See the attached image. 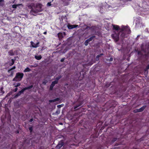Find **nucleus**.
<instances>
[{
  "label": "nucleus",
  "instance_id": "nucleus-1",
  "mask_svg": "<svg viewBox=\"0 0 149 149\" xmlns=\"http://www.w3.org/2000/svg\"><path fill=\"white\" fill-rule=\"evenodd\" d=\"M24 75L23 73L18 72L16 74V76L13 79V81H19L22 79Z\"/></svg>",
  "mask_w": 149,
  "mask_h": 149
},
{
  "label": "nucleus",
  "instance_id": "nucleus-46",
  "mask_svg": "<svg viewBox=\"0 0 149 149\" xmlns=\"http://www.w3.org/2000/svg\"><path fill=\"white\" fill-rule=\"evenodd\" d=\"M47 33L46 31H45L43 33V34H47Z\"/></svg>",
  "mask_w": 149,
  "mask_h": 149
},
{
  "label": "nucleus",
  "instance_id": "nucleus-8",
  "mask_svg": "<svg viewBox=\"0 0 149 149\" xmlns=\"http://www.w3.org/2000/svg\"><path fill=\"white\" fill-rule=\"evenodd\" d=\"M83 103V101H79L74 106V109H76L78 107L81 106Z\"/></svg>",
  "mask_w": 149,
  "mask_h": 149
},
{
  "label": "nucleus",
  "instance_id": "nucleus-36",
  "mask_svg": "<svg viewBox=\"0 0 149 149\" xmlns=\"http://www.w3.org/2000/svg\"><path fill=\"white\" fill-rule=\"evenodd\" d=\"M49 101L50 102H51V103L54 102H55L54 99L50 100Z\"/></svg>",
  "mask_w": 149,
  "mask_h": 149
},
{
  "label": "nucleus",
  "instance_id": "nucleus-20",
  "mask_svg": "<svg viewBox=\"0 0 149 149\" xmlns=\"http://www.w3.org/2000/svg\"><path fill=\"white\" fill-rule=\"evenodd\" d=\"M21 5H22V4H14L12 5V8H16L17 7Z\"/></svg>",
  "mask_w": 149,
  "mask_h": 149
},
{
  "label": "nucleus",
  "instance_id": "nucleus-33",
  "mask_svg": "<svg viewBox=\"0 0 149 149\" xmlns=\"http://www.w3.org/2000/svg\"><path fill=\"white\" fill-rule=\"evenodd\" d=\"M3 88L1 87V88L0 90L2 94H3L4 93V91L3 90Z\"/></svg>",
  "mask_w": 149,
  "mask_h": 149
},
{
  "label": "nucleus",
  "instance_id": "nucleus-39",
  "mask_svg": "<svg viewBox=\"0 0 149 149\" xmlns=\"http://www.w3.org/2000/svg\"><path fill=\"white\" fill-rule=\"evenodd\" d=\"M60 99L59 98H57L54 99L55 102L58 101Z\"/></svg>",
  "mask_w": 149,
  "mask_h": 149
},
{
  "label": "nucleus",
  "instance_id": "nucleus-12",
  "mask_svg": "<svg viewBox=\"0 0 149 149\" xmlns=\"http://www.w3.org/2000/svg\"><path fill=\"white\" fill-rule=\"evenodd\" d=\"M78 26L77 25H70L68 26V27L69 29H71L77 27Z\"/></svg>",
  "mask_w": 149,
  "mask_h": 149
},
{
  "label": "nucleus",
  "instance_id": "nucleus-30",
  "mask_svg": "<svg viewBox=\"0 0 149 149\" xmlns=\"http://www.w3.org/2000/svg\"><path fill=\"white\" fill-rule=\"evenodd\" d=\"M139 109H136L134 110V113L139 112L140 111H139Z\"/></svg>",
  "mask_w": 149,
  "mask_h": 149
},
{
  "label": "nucleus",
  "instance_id": "nucleus-15",
  "mask_svg": "<svg viewBox=\"0 0 149 149\" xmlns=\"http://www.w3.org/2000/svg\"><path fill=\"white\" fill-rule=\"evenodd\" d=\"M8 54L9 56H13L15 55V52L13 50H11L8 52Z\"/></svg>",
  "mask_w": 149,
  "mask_h": 149
},
{
  "label": "nucleus",
  "instance_id": "nucleus-38",
  "mask_svg": "<svg viewBox=\"0 0 149 149\" xmlns=\"http://www.w3.org/2000/svg\"><path fill=\"white\" fill-rule=\"evenodd\" d=\"M100 57L99 55H98L96 56V60H98L99 59V58Z\"/></svg>",
  "mask_w": 149,
  "mask_h": 149
},
{
  "label": "nucleus",
  "instance_id": "nucleus-44",
  "mask_svg": "<svg viewBox=\"0 0 149 149\" xmlns=\"http://www.w3.org/2000/svg\"><path fill=\"white\" fill-rule=\"evenodd\" d=\"M33 120V119L32 118L31 119L29 120L30 122H32Z\"/></svg>",
  "mask_w": 149,
  "mask_h": 149
},
{
  "label": "nucleus",
  "instance_id": "nucleus-13",
  "mask_svg": "<svg viewBox=\"0 0 149 149\" xmlns=\"http://www.w3.org/2000/svg\"><path fill=\"white\" fill-rule=\"evenodd\" d=\"M112 26H113V29L116 31H118L119 30L120 31V29H121L118 26L112 24Z\"/></svg>",
  "mask_w": 149,
  "mask_h": 149
},
{
  "label": "nucleus",
  "instance_id": "nucleus-16",
  "mask_svg": "<svg viewBox=\"0 0 149 149\" xmlns=\"http://www.w3.org/2000/svg\"><path fill=\"white\" fill-rule=\"evenodd\" d=\"M56 84L54 82L52 81V84L50 86V90H52L53 89V87Z\"/></svg>",
  "mask_w": 149,
  "mask_h": 149
},
{
  "label": "nucleus",
  "instance_id": "nucleus-40",
  "mask_svg": "<svg viewBox=\"0 0 149 149\" xmlns=\"http://www.w3.org/2000/svg\"><path fill=\"white\" fill-rule=\"evenodd\" d=\"M113 60V58L112 57H111L109 59V61H112Z\"/></svg>",
  "mask_w": 149,
  "mask_h": 149
},
{
  "label": "nucleus",
  "instance_id": "nucleus-7",
  "mask_svg": "<svg viewBox=\"0 0 149 149\" xmlns=\"http://www.w3.org/2000/svg\"><path fill=\"white\" fill-rule=\"evenodd\" d=\"M64 145V142L62 140H61L59 142L58 144L56 146V148L57 149H60Z\"/></svg>",
  "mask_w": 149,
  "mask_h": 149
},
{
  "label": "nucleus",
  "instance_id": "nucleus-31",
  "mask_svg": "<svg viewBox=\"0 0 149 149\" xmlns=\"http://www.w3.org/2000/svg\"><path fill=\"white\" fill-rule=\"evenodd\" d=\"M111 85L110 84H105V86L106 87H109Z\"/></svg>",
  "mask_w": 149,
  "mask_h": 149
},
{
  "label": "nucleus",
  "instance_id": "nucleus-22",
  "mask_svg": "<svg viewBox=\"0 0 149 149\" xmlns=\"http://www.w3.org/2000/svg\"><path fill=\"white\" fill-rule=\"evenodd\" d=\"M15 60V59H11L12 63L9 64L10 66H12L14 64Z\"/></svg>",
  "mask_w": 149,
  "mask_h": 149
},
{
  "label": "nucleus",
  "instance_id": "nucleus-25",
  "mask_svg": "<svg viewBox=\"0 0 149 149\" xmlns=\"http://www.w3.org/2000/svg\"><path fill=\"white\" fill-rule=\"evenodd\" d=\"M15 68H16V67L15 66H13L12 68H11L9 70H8V72H9V73H10V72L11 71H12L13 70H14V69H15Z\"/></svg>",
  "mask_w": 149,
  "mask_h": 149
},
{
  "label": "nucleus",
  "instance_id": "nucleus-45",
  "mask_svg": "<svg viewBox=\"0 0 149 149\" xmlns=\"http://www.w3.org/2000/svg\"><path fill=\"white\" fill-rule=\"evenodd\" d=\"M99 55H101V56H102L104 54L103 53H101V54H100Z\"/></svg>",
  "mask_w": 149,
  "mask_h": 149
},
{
  "label": "nucleus",
  "instance_id": "nucleus-42",
  "mask_svg": "<svg viewBox=\"0 0 149 149\" xmlns=\"http://www.w3.org/2000/svg\"><path fill=\"white\" fill-rule=\"evenodd\" d=\"M17 89H18V88H17V87L16 88H15V89H14V91L15 92H16V91H17Z\"/></svg>",
  "mask_w": 149,
  "mask_h": 149
},
{
  "label": "nucleus",
  "instance_id": "nucleus-32",
  "mask_svg": "<svg viewBox=\"0 0 149 149\" xmlns=\"http://www.w3.org/2000/svg\"><path fill=\"white\" fill-rule=\"evenodd\" d=\"M21 84L19 83H18L17 84V85L15 86L17 87L18 86H19Z\"/></svg>",
  "mask_w": 149,
  "mask_h": 149
},
{
  "label": "nucleus",
  "instance_id": "nucleus-53",
  "mask_svg": "<svg viewBox=\"0 0 149 149\" xmlns=\"http://www.w3.org/2000/svg\"><path fill=\"white\" fill-rule=\"evenodd\" d=\"M60 124H62V123H61Z\"/></svg>",
  "mask_w": 149,
  "mask_h": 149
},
{
  "label": "nucleus",
  "instance_id": "nucleus-6",
  "mask_svg": "<svg viewBox=\"0 0 149 149\" xmlns=\"http://www.w3.org/2000/svg\"><path fill=\"white\" fill-rule=\"evenodd\" d=\"M58 37L59 39L61 40L64 36H65L66 35V33L65 32H63L62 33L59 32L57 34Z\"/></svg>",
  "mask_w": 149,
  "mask_h": 149
},
{
  "label": "nucleus",
  "instance_id": "nucleus-51",
  "mask_svg": "<svg viewBox=\"0 0 149 149\" xmlns=\"http://www.w3.org/2000/svg\"><path fill=\"white\" fill-rule=\"evenodd\" d=\"M99 56H100V57L101 56V55H99Z\"/></svg>",
  "mask_w": 149,
  "mask_h": 149
},
{
  "label": "nucleus",
  "instance_id": "nucleus-28",
  "mask_svg": "<svg viewBox=\"0 0 149 149\" xmlns=\"http://www.w3.org/2000/svg\"><path fill=\"white\" fill-rule=\"evenodd\" d=\"M10 74L9 75V77H13V76L14 72L13 71H11L10 72Z\"/></svg>",
  "mask_w": 149,
  "mask_h": 149
},
{
  "label": "nucleus",
  "instance_id": "nucleus-17",
  "mask_svg": "<svg viewBox=\"0 0 149 149\" xmlns=\"http://www.w3.org/2000/svg\"><path fill=\"white\" fill-rule=\"evenodd\" d=\"M42 58V56L40 55L38 56L36 55L35 56V59L38 60H40Z\"/></svg>",
  "mask_w": 149,
  "mask_h": 149
},
{
  "label": "nucleus",
  "instance_id": "nucleus-14",
  "mask_svg": "<svg viewBox=\"0 0 149 149\" xmlns=\"http://www.w3.org/2000/svg\"><path fill=\"white\" fill-rule=\"evenodd\" d=\"M61 77L62 76L61 75H59L58 77H56L55 78V80L53 81L57 84L58 83V80L60 79Z\"/></svg>",
  "mask_w": 149,
  "mask_h": 149
},
{
  "label": "nucleus",
  "instance_id": "nucleus-27",
  "mask_svg": "<svg viewBox=\"0 0 149 149\" xmlns=\"http://www.w3.org/2000/svg\"><path fill=\"white\" fill-rule=\"evenodd\" d=\"M89 42L88 40L87 39V40H86L85 42H84V44L85 45H86V46H87L88 45V43Z\"/></svg>",
  "mask_w": 149,
  "mask_h": 149
},
{
  "label": "nucleus",
  "instance_id": "nucleus-50",
  "mask_svg": "<svg viewBox=\"0 0 149 149\" xmlns=\"http://www.w3.org/2000/svg\"><path fill=\"white\" fill-rule=\"evenodd\" d=\"M112 107V106H110V107L111 108Z\"/></svg>",
  "mask_w": 149,
  "mask_h": 149
},
{
  "label": "nucleus",
  "instance_id": "nucleus-4",
  "mask_svg": "<svg viewBox=\"0 0 149 149\" xmlns=\"http://www.w3.org/2000/svg\"><path fill=\"white\" fill-rule=\"evenodd\" d=\"M113 39L116 42H118L119 40V33H115L111 35Z\"/></svg>",
  "mask_w": 149,
  "mask_h": 149
},
{
  "label": "nucleus",
  "instance_id": "nucleus-49",
  "mask_svg": "<svg viewBox=\"0 0 149 149\" xmlns=\"http://www.w3.org/2000/svg\"><path fill=\"white\" fill-rule=\"evenodd\" d=\"M19 131H17V133H19Z\"/></svg>",
  "mask_w": 149,
  "mask_h": 149
},
{
  "label": "nucleus",
  "instance_id": "nucleus-47",
  "mask_svg": "<svg viewBox=\"0 0 149 149\" xmlns=\"http://www.w3.org/2000/svg\"><path fill=\"white\" fill-rule=\"evenodd\" d=\"M111 102V101H110L107 104H108V103H109Z\"/></svg>",
  "mask_w": 149,
  "mask_h": 149
},
{
  "label": "nucleus",
  "instance_id": "nucleus-11",
  "mask_svg": "<svg viewBox=\"0 0 149 149\" xmlns=\"http://www.w3.org/2000/svg\"><path fill=\"white\" fill-rule=\"evenodd\" d=\"M70 0H61L65 6H68L69 4V2Z\"/></svg>",
  "mask_w": 149,
  "mask_h": 149
},
{
  "label": "nucleus",
  "instance_id": "nucleus-9",
  "mask_svg": "<svg viewBox=\"0 0 149 149\" xmlns=\"http://www.w3.org/2000/svg\"><path fill=\"white\" fill-rule=\"evenodd\" d=\"M31 44L32 45V47L33 48H36L39 46V45L40 44L39 42H37L36 44H35L34 42L32 41L31 42Z\"/></svg>",
  "mask_w": 149,
  "mask_h": 149
},
{
  "label": "nucleus",
  "instance_id": "nucleus-10",
  "mask_svg": "<svg viewBox=\"0 0 149 149\" xmlns=\"http://www.w3.org/2000/svg\"><path fill=\"white\" fill-rule=\"evenodd\" d=\"M149 69V63L147 65L146 68L144 69V73L145 75H147L148 71V70Z\"/></svg>",
  "mask_w": 149,
  "mask_h": 149
},
{
  "label": "nucleus",
  "instance_id": "nucleus-3",
  "mask_svg": "<svg viewBox=\"0 0 149 149\" xmlns=\"http://www.w3.org/2000/svg\"><path fill=\"white\" fill-rule=\"evenodd\" d=\"M121 30L122 31H123L127 34H130L131 32L130 28L127 26H122Z\"/></svg>",
  "mask_w": 149,
  "mask_h": 149
},
{
  "label": "nucleus",
  "instance_id": "nucleus-24",
  "mask_svg": "<svg viewBox=\"0 0 149 149\" xmlns=\"http://www.w3.org/2000/svg\"><path fill=\"white\" fill-rule=\"evenodd\" d=\"M117 139V138H113L111 140V143H114L115 141H116Z\"/></svg>",
  "mask_w": 149,
  "mask_h": 149
},
{
  "label": "nucleus",
  "instance_id": "nucleus-21",
  "mask_svg": "<svg viewBox=\"0 0 149 149\" xmlns=\"http://www.w3.org/2000/svg\"><path fill=\"white\" fill-rule=\"evenodd\" d=\"M95 36H93L88 39V40L90 42L92 41L94 38H95Z\"/></svg>",
  "mask_w": 149,
  "mask_h": 149
},
{
  "label": "nucleus",
  "instance_id": "nucleus-43",
  "mask_svg": "<svg viewBox=\"0 0 149 149\" xmlns=\"http://www.w3.org/2000/svg\"><path fill=\"white\" fill-rule=\"evenodd\" d=\"M62 107L61 105H58L57 106V107L58 108H60Z\"/></svg>",
  "mask_w": 149,
  "mask_h": 149
},
{
  "label": "nucleus",
  "instance_id": "nucleus-2",
  "mask_svg": "<svg viewBox=\"0 0 149 149\" xmlns=\"http://www.w3.org/2000/svg\"><path fill=\"white\" fill-rule=\"evenodd\" d=\"M33 85H32L23 88L21 91H19L17 94L15 95V97H17L19 96H20L22 93H23L25 90L31 89L33 87Z\"/></svg>",
  "mask_w": 149,
  "mask_h": 149
},
{
  "label": "nucleus",
  "instance_id": "nucleus-41",
  "mask_svg": "<svg viewBox=\"0 0 149 149\" xmlns=\"http://www.w3.org/2000/svg\"><path fill=\"white\" fill-rule=\"evenodd\" d=\"M65 60V58H62L61 60V62H63L64 61V60Z\"/></svg>",
  "mask_w": 149,
  "mask_h": 149
},
{
  "label": "nucleus",
  "instance_id": "nucleus-52",
  "mask_svg": "<svg viewBox=\"0 0 149 149\" xmlns=\"http://www.w3.org/2000/svg\"><path fill=\"white\" fill-rule=\"evenodd\" d=\"M54 1V0H52V1Z\"/></svg>",
  "mask_w": 149,
  "mask_h": 149
},
{
  "label": "nucleus",
  "instance_id": "nucleus-23",
  "mask_svg": "<svg viewBox=\"0 0 149 149\" xmlns=\"http://www.w3.org/2000/svg\"><path fill=\"white\" fill-rule=\"evenodd\" d=\"M31 71V69L29 68H26L24 70V72H29Z\"/></svg>",
  "mask_w": 149,
  "mask_h": 149
},
{
  "label": "nucleus",
  "instance_id": "nucleus-19",
  "mask_svg": "<svg viewBox=\"0 0 149 149\" xmlns=\"http://www.w3.org/2000/svg\"><path fill=\"white\" fill-rule=\"evenodd\" d=\"M37 13H38V11L37 10H34L33 8L32 9V10L31 11V13L33 15H34L33 13L36 14Z\"/></svg>",
  "mask_w": 149,
  "mask_h": 149
},
{
  "label": "nucleus",
  "instance_id": "nucleus-5",
  "mask_svg": "<svg viewBox=\"0 0 149 149\" xmlns=\"http://www.w3.org/2000/svg\"><path fill=\"white\" fill-rule=\"evenodd\" d=\"M119 35H120V38H121L122 41H123L124 38L125 37V35L127 34L124 31H122L121 30V28L120 29V31H119Z\"/></svg>",
  "mask_w": 149,
  "mask_h": 149
},
{
  "label": "nucleus",
  "instance_id": "nucleus-35",
  "mask_svg": "<svg viewBox=\"0 0 149 149\" xmlns=\"http://www.w3.org/2000/svg\"><path fill=\"white\" fill-rule=\"evenodd\" d=\"M51 2H48L47 4V6H51Z\"/></svg>",
  "mask_w": 149,
  "mask_h": 149
},
{
  "label": "nucleus",
  "instance_id": "nucleus-48",
  "mask_svg": "<svg viewBox=\"0 0 149 149\" xmlns=\"http://www.w3.org/2000/svg\"><path fill=\"white\" fill-rule=\"evenodd\" d=\"M148 92H147V95H148V93H149V91H148Z\"/></svg>",
  "mask_w": 149,
  "mask_h": 149
},
{
  "label": "nucleus",
  "instance_id": "nucleus-34",
  "mask_svg": "<svg viewBox=\"0 0 149 149\" xmlns=\"http://www.w3.org/2000/svg\"><path fill=\"white\" fill-rule=\"evenodd\" d=\"M138 54V55H142V53L141 52V51H139L137 52Z\"/></svg>",
  "mask_w": 149,
  "mask_h": 149
},
{
  "label": "nucleus",
  "instance_id": "nucleus-18",
  "mask_svg": "<svg viewBox=\"0 0 149 149\" xmlns=\"http://www.w3.org/2000/svg\"><path fill=\"white\" fill-rule=\"evenodd\" d=\"M146 107V105H144L143 106V107H142L141 108L139 109V111H140V112L142 111L145 109Z\"/></svg>",
  "mask_w": 149,
  "mask_h": 149
},
{
  "label": "nucleus",
  "instance_id": "nucleus-29",
  "mask_svg": "<svg viewBox=\"0 0 149 149\" xmlns=\"http://www.w3.org/2000/svg\"><path fill=\"white\" fill-rule=\"evenodd\" d=\"M47 82V81L45 79L44 81L42 82V83L43 84L45 85L46 84Z\"/></svg>",
  "mask_w": 149,
  "mask_h": 149
},
{
  "label": "nucleus",
  "instance_id": "nucleus-26",
  "mask_svg": "<svg viewBox=\"0 0 149 149\" xmlns=\"http://www.w3.org/2000/svg\"><path fill=\"white\" fill-rule=\"evenodd\" d=\"M29 130L30 131L31 133L33 130V128L32 126H31L29 128Z\"/></svg>",
  "mask_w": 149,
  "mask_h": 149
},
{
  "label": "nucleus",
  "instance_id": "nucleus-37",
  "mask_svg": "<svg viewBox=\"0 0 149 149\" xmlns=\"http://www.w3.org/2000/svg\"><path fill=\"white\" fill-rule=\"evenodd\" d=\"M3 1V0H0V6H2L3 5V4L1 3V2Z\"/></svg>",
  "mask_w": 149,
  "mask_h": 149
}]
</instances>
